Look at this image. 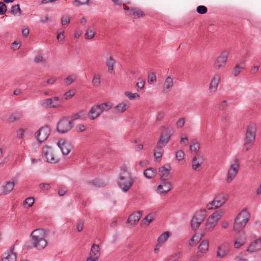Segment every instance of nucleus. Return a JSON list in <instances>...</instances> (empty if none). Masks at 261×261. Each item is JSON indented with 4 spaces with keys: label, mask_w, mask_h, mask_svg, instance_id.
I'll return each mask as SVG.
<instances>
[{
    "label": "nucleus",
    "mask_w": 261,
    "mask_h": 261,
    "mask_svg": "<svg viewBox=\"0 0 261 261\" xmlns=\"http://www.w3.org/2000/svg\"><path fill=\"white\" fill-rule=\"evenodd\" d=\"M30 237L33 247L38 250L43 249L46 246L47 243L45 240L46 233L44 229H36L32 232Z\"/></svg>",
    "instance_id": "f257e3e1"
},
{
    "label": "nucleus",
    "mask_w": 261,
    "mask_h": 261,
    "mask_svg": "<svg viewBox=\"0 0 261 261\" xmlns=\"http://www.w3.org/2000/svg\"><path fill=\"white\" fill-rule=\"evenodd\" d=\"M134 181L125 167H121L117 184L124 192H127L133 185Z\"/></svg>",
    "instance_id": "f03ea898"
},
{
    "label": "nucleus",
    "mask_w": 261,
    "mask_h": 261,
    "mask_svg": "<svg viewBox=\"0 0 261 261\" xmlns=\"http://www.w3.org/2000/svg\"><path fill=\"white\" fill-rule=\"evenodd\" d=\"M256 132V124L254 123H250L247 127L245 143L243 145L244 151H247L252 147L255 142Z\"/></svg>",
    "instance_id": "7ed1b4c3"
},
{
    "label": "nucleus",
    "mask_w": 261,
    "mask_h": 261,
    "mask_svg": "<svg viewBox=\"0 0 261 261\" xmlns=\"http://www.w3.org/2000/svg\"><path fill=\"white\" fill-rule=\"evenodd\" d=\"M250 217V215L246 210H242L234 220L233 229L240 231L246 225Z\"/></svg>",
    "instance_id": "20e7f679"
},
{
    "label": "nucleus",
    "mask_w": 261,
    "mask_h": 261,
    "mask_svg": "<svg viewBox=\"0 0 261 261\" xmlns=\"http://www.w3.org/2000/svg\"><path fill=\"white\" fill-rule=\"evenodd\" d=\"M162 128H163V132L161 134L156 144V147L158 150L162 149L167 145L174 132V130L172 127L163 126Z\"/></svg>",
    "instance_id": "39448f33"
},
{
    "label": "nucleus",
    "mask_w": 261,
    "mask_h": 261,
    "mask_svg": "<svg viewBox=\"0 0 261 261\" xmlns=\"http://www.w3.org/2000/svg\"><path fill=\"white\" fill-rule=\"evenodd\" d=\"M228 199V195L224 193H220L217 194L213 201L209 202L206 207L211 210L219 208L224 205Z\"/></svg>",
    "instance_id": "423d86ee"
},
{
    "label": "nucleus",
    "mask_w": 261,
    "mask_h": 261,
    "mask_svg": "<svg viewBox=\"0 0 261 261\" xmlns=\"http://www.w3.org/2000/svg\"><path fill=\"white\" fill-rule=\"evenodd\" d=\"M74 126V123L68 117H63L57 123V130L60 134L69 132Z\"/></svg>",
    "instance_id": "0eeeda50"
},
{
    "label": "nucleus",
    "mask_w": 261,
    "mask_h": 261,
    "mask_svg": "<svg viewBox=\"0 0 261 261\" xmlns=\"http://www.w3.org/2000/svg\"><path fill=\"white\" fill-rule=\"evenodd\" d=\"M206 210H200L197 212L191 220V228L193 230H197L206 217Z\"/></svg>",
    "instance_id": "6e6552de"
},
{
    "label": "nucleus",
    "mask_w": 261,
    "mask_h": 261,
    "mask_svg": "<svg viewBox=\"0 0 261 261\" xmlns=\"http://www.w3.org/2000/svg\"><path fill=\"white\" fill-rule=\"evenodd\" d=\"M223 213L221 211H216L210 216L206 220L205 229L207 231H212L216 226L219 220H220Z\"/></svg>",
    "instance_id": "1a4fd4ad"
},
{
    "label": "nucleus",
    "mask_w": 261,
    "mask_h": 261,
    "mask_svg": "<svg viewBox=\"0 0 261 261\" xmlns=\"http://www.w3.org/2000/svg\"><path fill=\"white\" fill-rule=\"evenodd\" d=\"M63 102V99L55 96L43 100L41 102V105L44 108H56L61 107Z\"/></svg>",
    "instance_id": "9d476101"
},
{
    "label": "nucleus",
    "mask_w": 261,
    "mask_h": 261,
    "mask_svg": "<svg viewBox=\"0 0 261 261\" xmlns=\"http://www.w3.org/2000/svg\"><path fill=\"white\" fill-rule=\"evenodd\" d=\"M42 155L46 159V161L50 164H55L58 162L59 159L54 153L52 148L48 146H44L42 148Z\"/></svg>",
    "instance_id": "9b49d317"
},
{
    "label": "nucleus",
    "mask_w": 261,
    "mask_h": 261,
    "mask_svg": "<svg viewBox=\"0 0 261 261\" xmlns=\"http://www.w3.org/2000/svg\"><path fill=\"white\" fill-rule=\"evenodd\" d=\"M227 52L224 51L222 52L218 58L215 60L213 67L216 70L224 68L226 64L227 59Z\"/></svg>",
    "instance_id": "f8f14e48"
},
{
    "label": "nucleus",
    "mask_w": 261,
    "mask_h": 261,
    "mask_svg": "<svg viewBox=\"0 0 261 261\" xmlns=\"http://www.w3.org/2000/svg\"><path fill=\"white\" fill-rule=\"evenodd\" d=\"M239 163L238 159H235L233 163L231 164L228 172L226 181L230 183L236 177L239 169Z\"/></svg>",
    "instance_id": "ddd939ff"
},
{
    "label": "nucleus",
    "mask_w": 261,
    "mask_h": 261,
    "mask_svg": "<svg viewBox=\"0 0 261 261\" xmlns=\"http://www.w3.org/2000/svg\"><path fill=\"white\" fill-rule=\"evenodd\" d=\"M50 129L48 126L45 125L41 127L37 132L36 139L39 143H42L48 137Z\"/></svg>",
    "instance_id": "4468645a"
},
{
    "label": "nucleus",
    "mask_w": 261,
    "mask_h": 261,
    "mask_svg": "<svg viewBox=\"0 0 261 261\" xmlns=\"http://www.w3.org/2000/svg\"><path fill=\"white\" fill-rule=\"evenodd\" d=\"M58 146L60 148L63 155H67L73 148V146L71 142L65 140H60L58 142Z\"/></svg>",
    "instance_id": "2eb2a0df"
},
{
    "label": "nucleus",
    "mask_w": 261,
    "mask_h": 261,
    "mask_svg": "<svg viewBox=\"0 0 261 261\" xmlns=\"http://www.w3.org/2000/svg\"><path fill=\"white\" fill-rule=\"evenodd\" d=\"M171 169V167L170 164H166L159 168V172L161 176V181H168L170 179L171 175L170 171Z\"/></svg>",
    "instance_id": "dca6fc26"
},
{
    "label": "nucleus",
    "mask_w": 261,
    "mask_h": 261,
    "mask_svg": "<svg viewBox=\"0 0 261 261\" xmlns=\"http://www.w3.org/2000/svg\"><path fill=\"white\" fill-rule=\"evenodd\" d=\"M204 161L202 155L197 154L192 160V169L196 171H199L201 169V165Z\"/></svg>",
    "instance_id": "f3484780"
},
{
    "label": "nucleus",
    "mask_w": 261,
    "mask_h": 261,
    "mask_svg": "<svg viewBox=\"0 0 261 261\" xmlns=\"http://www.w3.org/2000/svg\"><path fill=\"white\" fill-rule=\"evenodd\" d=\"M230 250V245L228 243H224L218 247L217 257L223 258L225 257Z\"/></svg>",
    "instance_id": "a211bd4d"
},
{
    "label": "nucleus",
    "mask_w": 261,
    "mask_h": 261,
    "mask_svg": "<svg viewBox=\"0 0 261 261\" xmlns=\"http://www.w3.org/2000/svg\"><path fill=\"white\" fill-rule=\"evenodd\" d=\"M172 185L171 182L167 181H162V184L157 187L158 193L161 195H165L172 189Z\"/></svg>",
    "instance_id": "6ab92c4d"
},
{
    "label": "nucleus",
    "mask_w": 261,
    "mask_h": 261,
    "mask_svg": "<svg viewBox=\"0 0 261 261\" xmlns=\"http://www.w3.org/2000/svg\"><path fill=\"white\" fill-rule=\"evenodd\" d=\"M100 255V248L98 245L94 244L92 245L91 250L88 257H90L91 259L98 260Z\"/></svg>",
    "instance_id": "aec40b11"
},
{
    "label": "nucleus",
    "mask_w": 261,
    "mask_h": 261,
    "mask_svg": "<svg viewBox=\"0 0 261 261\" xmlns=\"http://www.w3.org/2000/svg\"><path fill=\"white\" fill-rule=\"evenodd\" d=\"M102 114L99 106L97 105H94L91 108L88 113V117L91 120H95Z\"/></svg>",
    "instance_id": "412c9836"
},
{
    "label": "nucleus",
    "mask_w": 261,
    "mask_h": 261,
    "mask_svg": "<svg viewBox=\"0 0 261 261\" xmlns=\"http://www.w3.org/2000/svg\"><path fill=\"white\" fill-rule=\"evenodd\" d=\"M16 253L14 252V247L3 254L2 261H16Z\"/></svg>",
    "instance_id": "4be33fe9"
},
{
    "label": "nucleus",
    "mask_w": 261,
    "mask_h": 261,
    "mask_svg": "<svg viewBox=\"0 0 261 261\" xmlns=\"http://www.w3.org/2000/svg\"><path fill=\"white\" fill-rule=\"evenodd\" d=\"M129 106L128 101L122 102L115 106L113 109V112L115 114H121L127 110Z\"/></svg>",
    "instance_id": "5701e85b"
},
{
    "label": "nucleus",
    "mask_w": 261,
    "mask_h": 261,
    "mask_svg": "<svg viewBox=\"0 0 261 261\" xmlns=\"http://www.w3.org/2000/svg\"><path fill=\"white\" fill-rule=\"evenodd\" d=\"M220 81V75L219 74H216L211 80L209 89L211 92H215L217 91L218 86Z\"/></svg>",
    "instance_id": "b1692460"
},
{
    "label": "nucleus",
    "mask_w": 261,
    "mask_h": 261,
    "mask_svg": "<svg viewBox=\"0 0 261 261\" xmlns=\"http://www.w3.org/2000/svg\"><path fill=\"white\" fill-rule=\"evenodd\" d=\"M142 213V211H138L132 214L128 217L126 223L131 225L136 224L139 221Z\"/></svg>",
    "instance_id": "393cba45"
},
{
    "label": "nucleus",
    "mask_w": 261,
    "mask_h": 261,
    "mask_svg": "<svg viewBox=\"0 0 261 261\" xmlns=\"http://www.w3.org/2000/svg\"><path fill=\"white\" fill-rule=\"evenodd\" d=\"M261 250V237L253 241L249 246L247 251L255 252Z\"/></svg>",
    "instance_id": "a878e982"
},
{
    "label": "nucleus",
    "mask_w": 261,
    "mask_h": 261,
    "mask_svg": "<svg viewBox=\"0 0 261 261\" xmlns=\"http://www.w3.org/2000/svg\"><path fill=\"white\" fill-rule=\"evenodd\" d=\"M209 241L208 240H203L198 246V253L200 255V257L201 256V254H205L208 250Z\"/></svg>",
    "instance_id": "bb28decb"
},
{
    "label": "nucleus",
    "mask_w": 261,
    "mask_h": 261,
    "mask_svg": "<svg viewBox=\"0 0 261 261\" xmlns=\"http://www.w3.org/2000/svg\"><path fill=\"white\" fill-rule=\"evenodd\" d=\"M127 15L134 18H139L145 15L144 13L138 8H131Z\"/></svg>",
    "instance_id": "cd10ccee"
},
{
    "label": "nucleus",
    "mask_w": 261,
    "mask_h": 261,
    "mask_svg": "<svg viewBox=\"0 0 261 261\" xmlns=\"http://www.w3.org/2000/svg\"><path fill=\"white\" fill-rule=\"evenodd\" d=\"M174 84L173 80L170 76H168L164 82L163 85V92L168 93Z\"/></svg>",
    "instance_id": "c85d7f7f"
},
{
    "label": "nucleus",
    "mask_w": 261,
    "mask_h": 261,
    "mask_svg": "<svg viewBox=\"0 0 261 261\" xmlns=\"http://www.w3.org/2000/svg\"><path fill=\"white\" fill-rule=\"evenodd\" d=\"M15 186L14 182L13 181H8L6 182V185L2 187V193L4 195L8 194L10 193L14 188Z\"/></svg>",
    "instance_id": "c756f323"
},
{
    "label": "nucleus",
    "mask_w": 261,
    "mask_h": 261,
    "mask_svg": "<svg viewBox=\"0 0 261 261\" xmlns=\"http://www.w3.org/2000/svg\"><path fill=\"white\" fill-rule=\"evenodd\" d=\"M115 63L116 62L115 59L112 56H110L106 60V64L108 68V71L109 73H114Z\"/></svg>",
    "instance_id": "7c9ffc66"
},
{
    "label": "nucleus",
    "mask_w": 261,
    "mask_h": 261,
    "mask_svg": "<svg viewBox=\"0 0 261 261\" xmlns=\"http://www.w3.org/2000/svg\"><path fill=\"white\" fill-rule=\"evenodd\" d=\"M245 61L236 64L232 71V74L234 76H238L241 71L244 69Z\"/></svg>",
    "instance_id": "2f4dec72"
},
{
    "label": "nucleus",
    "mask_w": 261,
    "mask_h": 261,
    "mask_svg": "<svg viewBox=\"0 0 261 261\" xmlns=\"http://www.w3.org/2000/svg\"><path fill=\"white\" fill-rule=\"evenodd\" d=\"M143 174L148 179L154 178L156 175V170L153 168H149L144 170Z\"/></svg>",
    "instance_id": "473e14b6"
},
{
    "label": "nucleus",
    "mask_w": 261,
    "mask_h": 261,
    "mask_svg": "<svg viewBox=\"0 0 261 261\" xmlns=\"http://www.w3.org/2000/svg\"><path fill=\"white\" fill-rule=\"evenodd\" d=\"M22 114L20 112H15L12 114L9 117V121L14 122L19 120L22 117Z\"/></svg>",
    "instance_id": "72a5a7b5"
},
{
    "label": "nucleus",
    "mask_w": 261,
    "mask_h": 261,
    "mask_svg": "<svg viewBox=\"0 0 261 261\" xmlns=\"http://www.w3.org/2000/svg\"><path fill=\"white\" fill-rule=\"evenodd\" d=\"M170 235V233L168 231L163 232L158 239L159 244H163L168 239Z\"/></svg>",
    "instance_id": "f704fd0d"
},
{
    "label": "nucleus",
    "mask_w": 261,
    "mask_h": 261,
    "mask_svg": "<svg viewBox=\"0 0 261 261\" xmlns=\"http://www.w3.org/2000/svg\"><path fill=\"white\" fill-rule=\"evenodd\" d=\"M97 105L99 106L102 113L104 112L109 111L112 107V103L108 102L102 103Z\"/></svg>",
    "instance_id": "c9c22d12"
},
{
    "label": "nucleus",
    "mask_w": 261,
    "mask_h": 261,
    "mask_svg": "<svg viewBox=\"0 0 261 261\" xmlns=\"http://www.w3.org/2000/svg\"><path fill=\"white\" fill-rule=\"evenodd\" d=\"M87 184H92L96 187H101L105 186V183L99 179H95L92 181H87Z\"/></svg>",
    "instance_id": "e433bc0d"
},
{
    "label": "nucleus",
    "mask_w": 261,
    "mask_h": 261,
    "mask_svg": "<svg viewBox=\"0 0 261 261\" xmlns=\"http://www.w3.org/2000/svg\"><path fill=\"white\" fill-rule=\"evenodd\" d=\"M153 220L151 214L148 215L141 222L142 225H148Z\"/></svg>",
    "instance_id": "4c0bfd02"
},
{
    "label": "nucleus",
    "mask_w": 261,
    "mask_h": 261,
    "mask_svg": "<svg viewBox=\"0 0 261 261\" xmlns=\"http://www.w3.org/2000/svg\"><path fill=\"white\" fill-rule=\"evenodd\" d=\"M200 144L197 142H192L190 146V150L191 152L197 153L199 150Z\"/></svg>",
    "instance_id": "58836bf2"
},
{
    "label": "nucleus",
    "mask_w": 261,
    "mask_h": 261,
    "mask_svg": "<svg viewBox=\"0 0 261 261\" xmlns=\"http://www.w3.org/2000/svg\"><path fill=\"white\" fill-rule=\"evenodd\" d=\"M92 83L93 86L99 87L100 85V75L99 74L94 75L92 80Z\"/></svg>",
    "instance_id": "ea45409f"
},
{
    "label": "nucleus",
    "mask_w": 261,
    "mask_h": 261,
    "mask_svg": "<svg viewBox=\"0 0 261 261\" xmlns=\"http://www.w3.org/2000/svg\"><path fill=\"white\" fill-rule=\"evenodd\" d=\"M203 234H202L200 237L194 235L193 237L191 239L189 245L190 246H195L199 241H200L201 238L203 237Z\"/></svg>",
    "instance_id": "a19ab883"
},
{
    "label": "nucleus",
    "mask_w": 261,
    "mask_h": 261,
    "mask_svg": "<svg viewBox=\"0 0 261 261\" xmlns=\"http://www.w3.org/2000/svg\"><path fill=\"white\" fill-rule=\"evenodd\" d=\"M185 154L184 152L179 150L176 152V159L178 162H184Z\"/></svg>",
    "instance_id": "79ce46f5"
},
{
    "label": "nucleus",
    "mask_w": 261,
    "mask_h": 261,
    "mask_svg": "<svg viewBox=\"0 0 261 261\" xmlns=\"http://www.w3.org/2000/svg\"><path fill=\"white\" fill-rule=\"evenodd\" d=\"M10 12L13 15H16L17 13H19V15H21V10L19 7V4L13 6L11 7Z\"/></svg>",
    "instance_id": "37998d69"
},
{
    "label": "nucleus",
    "mask_w": 261,
    "mask_h": 261,
    "mask_svg": "<svg viewBox=\"0 0 261 261\" xmlns=\"http://www.w3.org/2000/svg\"><path fill=\"white\" fill-rule=\"evenodd\" d=\"M95 35V33L91 28L90 27H89L85 33V38L87 39H92Z\"/></svg>",
    "instance_id": "c03bdc74"
},
{
    "label": "nucleus",
    "mask_w": 261,
    "mask_h": 261,
    "mask_svg": "<svg viewBox=\"0 0 261 261\" xmlns=\"http://www.w3.org/2000/svg\"><path fill=\"white\" fill-rule=\"evenodd\" d=\"M156 82V75L154 72H152L148 73V83L152 84Z\"/></svg>",
    "instance_id": "a18cd8bd"
},
{
    "label": "nucleus",
    "mask_w": 261,
    "mask_h": 261,
    "mask_svg": "<svg viewBox=\"0 0 261 261\" xmlns=\"http://www.w3.org/2000/svg\"><path fill=\"white\" fill-rule=\"evenodd\" d=\"M124 94L127 96L129 99H134L136 98H140V95L138 93H132L130 92H125Z\"/></svg>",
    "instance_id": "49530a36"
},
{
    "label": "nucleus",
    "mask_w": 261,
    "mask_h": 261,
    "mask_svg": "<svg viewBox=\"0 0 261 261\" xmlns=\"http://www.w3.org/2000/svg\"><path fill=\"white\" fill-rule=\"evenodd\" d=\"M84 221L82 220H79L77 221L76 225H75V227H76V229L78 232H81L84 227Z\"/></svg>",
    "instance_id": "de8ad7c7"
},
{
    "label": "nucleus",
    "mask_w": 261,
    "mask_h": 261,
    "mask_svg": "<svg viewBox=\"0 0 261 261\" xmlns=\"http://www.w3.org/2000/svg\"><path fill=\"white\" fill-rule=\"evenodd\" d=\"M197 12L200 14H205L207 11V8L204 6H199L196 8Z\"/></svg>",
    "instance_id": "09e8293b"
},
{
    "label": "nucleus",
    "mask_w": 261,
    "mask_h": 261,
    "mask_svg": "<svg viewBox=\"0 0 261 261\" xmlns=\"http://www.w3.org/2000/svg\"><path fill=\"white\" fill-rule=\"evenodd\" d=\"M70 22V17L68 15H63L61 18L62 25H66Z\"/></svg>",
    "instance_id": "8fccbe9b"
},
{
    "label": "nucleus",
    "mask_w": 261,
    "mask_h": 261,
    "mask_svg": "<svg viewBox=\"0 0 261 261\" xmlns=\"http://www.w3.org/2000/svg\"><path fill=\"white\" fill-rule=\"evenodd\" d=\"M34 203V199L32 197L27 198L24 201V205H28V207H31Z\"/></svg>",
    "instance_id": "3c124183"
},
{
    "label": "nucleus",
    "mask_w": 261,
    "mask_h": 261,
    "mask_svg": "<svg viewBox=\"0 0 261 261\" xmlns=\"http://www.w3.org/2000/svg\"><path fill=\"white\" fill-rule=\"evenodd\" d=\"M83 113V112L82 111H81L79 113L74 114L71 117V119L70 120L72 121V122L73 123L74 121H75L76 119H82L83 116L82 114Z\"/></svg>",
    "instance_id": "603ef678"
},
{
    "label": "nucleus",
    "mask_w": 261,
    "mask_h": 261,
    "mask_svg": "<svg viewBox=\"0 0 261 261\" xmlns=\"http://www.w3.org/2000/svg\"><path fill=\"white\" fill-rule=\"evenodd\" d=\"M89 0H74V4L75 6L78 7L80 5H88Z\"/></svg>",
    "instance_id": "864d4df0"
},
{
    "label": "nucleus",
    "mask_w": 261,
    "mask_h": 261,
    "mask_svg": "<svg viewBox=\"0 0 261 261\" xmlns=\"http://www.w3.org/2000/svg\"><path fill=\"white\" fill-rule=\"evenodd\" d=\"M7 10V7L6 4L2 2H0V15L4 14Z\"/></svg>",
    "instance_id": "5fc2aeb1"
},
{
    "label": "nucleus",
    "mask_w": 261,
    "mask_h": 261,
    "mask_svg": "<svg viewBox=\"0 0 261 261\" xmlns=\"http://www.w3.org/2000/svg\"><path fill=\"white\" fill-rule=\"evenodd\" d=\"M75 94V92L73 90H69L65 93L64 96L65 99H69L71 98Z\"/></svg>",
    "instance_id": "6e6d98bb"
},
{
    "label": "nucleus",
    "mask_w": 261,
    "mask_h": 261,
    "mask_svg": "<svg viewBox=\"0 0 261 261\" xmlns=\"http://www.w3.org/2000/svg\"><path fill=\"white\" fill-rule=\"evenodd\" d=\"M39 186L40 189L43 191H47L50 188V186L49 184L41 183Z\"/></svg>",
    "instance_id": "4d7b16f0"
},
{
    "label": "nucleus",
    "mask_w": 261,
    "mask_h": 261,
    "mask_svg": "<svg viewBox=\"0 0 261 261\" xmlns=\"http://www.w3.org/2000/svg\"><path fill=\"white\" fill-rule=\"evenodd\" d=\"M34 61L36 63H38L39 62H46V60L43 59V57L41 55H37L35 57L34 59Z\"/></svg>",
    "instance_id": "13d9d810"
},
{
    "label": "nucleus",
    "mask_w": 261,
    "mask_h": 261,
    "mask_svg": "<svg viewBox=\"0 0 261 261\" xmlns=\"http://www.w3.org/2000/svg\"><path fill=\"white\" fill-rule=\"evenodd\" d=\"M185 124V119L184 118H180L176 122V126L178 128H181L184 126Z\"/></svg>",
    "instance_id": "bf43d9fd"
},
{
    "label": "nucleus",
    "mask_w": 261,
    "mask_h": 261,
    "mask_svg": "<svg viewBox=\"0 0 261 261\" xmlns=\"http://www.w3.org/2000/svg\"><path fill=\"white\" fill-rule=\"evenodd\" d=\"M227 106V102L226 100L222 101L219 105V109L220 110H223Z\"/></svg>",
    "instance_id": "052dcab7"
},
{
    "label": "nucleus",
    "mask_w": 261,
    "mask_h": 261,
    "mask_svg": "<svg viewBox=\"0 0 261 261\" xmlns=\"http://www.w3.org/2000/svg\"><path fill=\"white\" fill-rule=\"evenodd\" d=\"M67 192V189L66 187H61L59 189L58 194L60 196L64 195Z\"/></svg>",
    "instance_id": "680f3d73"
},
{
    "label": "nucleus",
    "mask_w": 261,
    "mask_h": 261,
    "mask_svg": "<svg viewBox=\"0 0 261 261\" xmlns=\"http://www.w3.org/2000/svg\"><path fill=\"white\" fill-rule=\"evenodd\" d=\"M24 130L22 128H20L17 132V137L18 139H22L24 135Z\"/></svg>",
    "instance_id": "e2e57ef3"
},
{
    "label": "nucleus",
    "mask_w": 261,
    "mask_h": 261,
    "mask_svg": "<svg viewBox=\"0 0 261 261\" xmlns=\"http://www.w3.org/2000/svg\"><path fill=\"white\" fill-rule=\"evenodd\" d=\"M20 46V42H17L16 41H14L12 44L11 48L14 50H17L19 48Z\"/></svg>",
    "instance_id": "0e129e2a"
},
{
    "label": "nucleus",
    "mask_w": 261,
    "mask_h": 261,
    "mask_svg": "<svg viewBox=\"0 0 261 261\" xmlns=\"http://www.w3.org/2000/svg\"><path fill=\"white\" fill-rule=\"evenodd\" d=\"M74 81V79L72 77L71 75H70L67 77L65 79V83L67 85H70Z\"/></svg>",
    "instance_id": "69168bd1"
},
{
    "label": "nucleus",
    "mask_w": 261,
    "mask_h": 261,
    "mask_svg": "<svg viewBox=\"0 0 261 261\" xmlns=\"http://www.w3.org/2000/svg\"><path fill=\"white\" fill-rule=\"evenodd\" d=\"M140 80V81L137 83L136 86L138 89L139 88L140 90H142L144 87L145 81L143 80Z\"/></svg>",
    "instance_id": "338daca9"
},
{
    "label": "nucleus",
    "mask_w": 261,
    "mask_h": 261,
    "mask_svg": "<svg viewBox=\"0 0 261 261\" xmlns=\"http://www.w3.org/2000/svg\"><path fill=\"white\" fill-rule=\"evenodd\" d=\"M164 113L162 112H160L158 113V114L157 115V116L156 118V120L157 121H161L164 119Z\"/></svg>",
    "instance_id": "774afa93"
}]
</instances>
